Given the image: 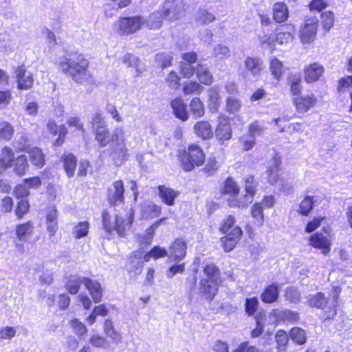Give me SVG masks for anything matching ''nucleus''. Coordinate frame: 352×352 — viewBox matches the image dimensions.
Listing matches in <instances>:
<instances>
[{
  "label": "nucleus",
  "instance_id": "29",
  "mask_svg": "<svg viewBox=\"0 0 352 352\" xmlns=\"http://www.w3.org/2000/svg\"><path fill=\"white\" fill-rule=\"evenodd\" d=\"M47 230L50 236H55L58 230L57 210L55 208H50L46 217Z\"/></svg>",
  "mask_w": 352,
  "mask_h": 352
},
{
  "label": "nucleus",
  "instance_id": "49",
  "mask_svg": "<svg viewBox=\"0 0 352 352\" xmlns=\"http://www.w3.org/2000/svg\"><path fill=\"white\" fill-rule=\"evenodd\" d=\"M314 200L311 196H306L300 203L298 212L302 215L307 216L313 209Z\"/></svg>",
  "mask_w": 352,
  "mask_h": 352
},
{
  "label": "nucleus",
  "instance_id": "44",
  "mask_svg": "<svg viewBox=\"0 0 352 352\" xmlns=\"http://www.w3.org/2000/svg\"><path fill=\"white\" fill-rule=\"evenodd\" d=\"M142 217L151 219L157 217L161 212L160 207L153 204H145L142 207Z\"/></svg>",
  "mask_w": 352,
  "mask_h": 352
},
{
  "label": "nucleus",
  "instance_id": "51",
  "mask_svg": "<svg viewBox=\"0 0 352 352\" xmlns=\"http://www.w3.org/2000/svg\"><path fill=\"white\" fill-rule=\"evenodd\" d=\"M263 207L261 204L256 203L254 204L252 208V216L255 219V223L257 226H261L263 223Z\"/></svg>",
  "mask_w": 352,
  "mask_h": 352
},
{
  "label": "nucleus",
  "instance_id": "63",
  "mask_svg": "<svg viewBox=\"0 0 352 352\" xmlns=\"http://www.w3.org/2000/svg\"><path fill=\"white\" fill-rule=\"evenodd\" d=\"M276 341L278 350L283 351L288 342V336L285 331L279 330L276 334Z\"/></svg>",
  "mask_w": 352,
  "mask_h": 352
},
{
  "label": "nucleus",
  "instance_id": "9",
  "mask_svg": "<svg viewBox=\"0 0 352 352\" xmlns=\"http://www.w3.org/2000/svg\"><path fill=\"white\" fill-rule=\"evenodd\" d=\"M145 20L142 16H132L120 18L118 21L120 33L122 34H131L138 31Z\"/></svg>",
  "mask_w": 352,
  "mask_h": 352
},
{
  "label": "nucleus",
  "instance_id": "42",
  "mask_svg": "<svg viewBox=\"0 0 352 352\" xmlns=\"http://www.w3.org/2000/svg\"><path fill=\"white\" fill-rule=\"evenodd\" d=\"M84 279H86V277H71L66 285L68 292L73 295L76 294L80 289V285L82 284L84 285Z\"/></svg>",
  "mask_w": 352,
  "mask_h": 352
},
{
  "label": "nucleus",
  "instance_id": "13",
  "mask_svg": "<svg viewBox=\"0 0 352 352\" xmlns=\"http://www.w3.org/2000/svg\"><path fill=\"white\" fill-rule=\"evenodd\" d=\"M295 28L292 24H284L276 29V41L280 45L292 42L294 38Z\"/></svg>",
  "mask_w": 352,
  "mask_h": 352
},
{
  "label": "nucleus",
  "instance_id": "39",
  "mask_svg": "<svg viewBox=\"0 0 352 352\" xmlns=\"http://www.w3.org/2000/svg\"><path fill=\"white\" fill-rule=\"evenodd\" d=\"M190 111L195 119L204 116V105L199 98H193L190 102Z\"/></svg>",
  "mask_w": 352,
  "mask_h": 352
},
{
  "label": "nucleus",
  "instance_id": "25",
  "mask_svg": "<svg viewBox=\"0 0 352 352\" xmlns=\"http://www.w3.org/2000/svg\"><path fill=\"white\" fill-rule=\"evenodd\" d=\"M200 292L208 299H212L218 291L217 282L201 279L199 284Z\"/></svg>",
  "mask_w": 352,
  "mask_h": 352
},
{
  "label": "nucleus",
  "instance_id": "16",
  "mask_svg": "<svg viewBox=\"0 0 352 352\" xmlns=\"http://www.w3.org/2000/svg\"><path fill=\"white\" fill-rule=\"evenodd\" d=\"M121 61L128 68L131 69L134 76L138 77L142 73L143 65L137 56L128 53L121 58Z\"/></svg>",
  "mask_w": 352,
  "mask_h": 352
},
{
  "label": "nucleus",
  "instance_id": "64",
  "mask_svg": "<svg viewBox=\"0 0 352 352\" xmlns=\"http://www.w3.org/2000/svg\"><path fill=\"white\" fill-rule=\"evenodd\" d=\"M322 19L323 28L329 31L333 25L334 19L331 12H325L321 15Z\"/></svg>",
  "mask_w": 352,
  "mask_h": 352
},
{
  "label": "nucleus",
  "instance_id": "19",
  "mask_svg": "<svg viewBox=\"0 0 352 352\" xmlns=\"http://www.w3.org/2000/svg\"><path fill=\"white\" fill-rule=\"evenodd\" d=\"M324 72V68L317 63L306 66L304 68V78L308 83L318 80Z\"/></svg>",
  "mask_w": 352,
  "mask_h": 352
},
{
  "label": "nucleus",
  "instance_id": "4",
  "mask_svg": "<svg viewBox=\"0 0 352 352\" xmlns=\"http://www.w3.org/2000/svg\"><path fill=\"white\" fill-rule=\"evenodd\" d=\"M113 138L117 140L116 147L111 153V157L113 164L117 166H121L128 160V149L125 144V133L122 128H117L114 131Z\"/></svg>",
  "mask_w": 352,
  "mask_h": 352
},
{
  "label": "nucleus",
  "instance_id": "21",
  "mask_svg": "<svg viewBox=\"0 0 352 352\" xmlns=\"http://www.w3.org/2000/svg\"><path fill=\"white\" fill-rule=\"evenodd\" d=\"M34 230V226L32 221L17 225L15 228L16 239L19 241L26 242L33 234Z\"/></svg>",
  "mask_w": 352,
  "mask_h": 352
},
{
  "label": "nucleus",
  "instance_id": "38",
  "mask_svg": "<svg viewBox=\"0 0 352 352\" xmlns=\"http://www.w3.org/2000/svg\"><path fill=\"white\" fill-rule=\"evenodd\" d=\"M62 161L67 175L69 177H73L76 168L77 160L76 157L72 153L65 154L62 157Z\"/></svg>",
  "mask_w": 352,
  "mask_h": 352
},
{
  "label": "nucleus",
  "instance_id": "60",
  "mask_svg": "<svg viewBox=\"0 0 352 352\" xmlns=\"http://www.w3.org/2000/svg\"><path fill=\"white\" fill-rule=\"evenodd\" d=\"M327 302L325 297L320 292L317 293L310 299V305L319 309H323Z\"/></svg>",
  "mask_w": 352,
  "mask_h": 352
},
{
  "label": "nucleus",
  "instance_id": "31",
  "mask_svg": "<svg viewBox=\"0 0 352 352\" xmlns=\"http://www.w3.org/2000/svg\"><path fill=\"white\" fill-rule=\"evenodd\" d=\"M47 128L48 131L54 135L58 133L59 137L55 142V144L57 146L60 145L63 142L67 133L66 127L64 125L58 126L54 120H50L47 124Z\"/></svg>",
  "mask_w": 352,
  "mask_h": 352
},
{
  "label": "nucleus",
  "instance_id": "5",
  "mask_svg": "<svg viewBox=\"0 0 352 352\" xmlns=\"http://www.w3.org/2000/svg\"><path fill=\"white\" fill-rule=\"evenodd\" d=\"M244 182L245 195L243 197L237 200H235L233 198L229 199L228 204L230 206L243 208L246 207L249 204L252 202L254 196L256 191L258 184L254 179V177L251 175H248L245 177Z\"/></svg>",
  "mask_w": 352,
  "mask_h": 352
},
{
  "label": "nucleus",
  "instance_id": "8",
  "mask_svg": "<svg viewBox=\"0 0 352 352\" xmlns=\"http://www.w3.org/2000/svg\"><path fill=\"white\" fill-rule=\"evenodd\" d=\"M213 133L220 144H224L226 142L229 141L232 136L230 120L226 116H219Z\"/></svg>",
  "mask_w": 352,
  "mask_h": 352
},
{
  "label": "nucleus",
  "instance_id": "40",
  "mask_svg": "<svg viewBox=\"0 0 352 352\" xmlns=\"http://www.w3.org/2000/svg\"><path fill=\"white\" fill-rule=\"evenodd\" d=\"M164 13L161 12H155L149 15L148 19L145 21L146 26L151 30L160 29L162 25V17Z\"/></svg>",
  "mask_w": 352,
  "mask_h": 352
},
{
  "label": "nucleus",
  "instance_id": "50",
  "mask_svg": "<svg viewBox=\"0 0 352 352\" xmlns=\"http://www.w3.org/2000/svg\"><path fill=\"white\" fill-rule=\"evenodd\" d=\"M290 91L294 95H298L301 91V76L300 74L291 75L289 78Z\"/></svg>",
  "mask_w": 352,
  "mask_h": 352
},
{
  "label": "nucleus",
  "instance_id": "24",
  "mask_svg": "<svg viewBox=\"0 0 352 352\" xmlns=\"http://www.w3.org/2000/svg\"><path fill=\"white\" fill-rule=\"evenodd\" d=\"M279 297V286L277 283H273L265 287L261 295V300L265 303H273Z\"/></svg>",
  "mask_w": 352,
  "mask_h": 352
},
{
  "label": "nucleus",
  "instance_id": "54",
  "mask_svg": "<svg viewBox=\"0 0 352 352\" xmlns=\"http://www.w3.org/2000/svg\"><path fill=\"white\" fill-rule=\"evenodd\" d=\"M167 255L168 252L164 248H161L159 246H155L148 253L144 255V259L145 261H148L151 258L157 259L166 256Z\"/></svg>",
  "mask_w": 352,
  "mask_h": 352
},
{
  "label": "nucleus",
  "instance_id": "52",
  "mask_svg": "<svg viewBox=\"0 0 352 352\" xmlns=\"http://www.w3.org/2000/svg\"><path fill=\"white\" fill-rule=\"evenodd\" d=\"M261 46L263 49H267L271 52L274 50L276 37L272 34H265L259 38Z\"/></svg>",
  "mask_w": 352,
  "mask_h": 352
},
{
  "label": "nucleus",
  "instance_id": "22",
  "mask_svg": "<svg viewBox=\"0 0 352 352\" xmlns=\"http://www.w3.org/2000/svg\"><path fill=\"white\" fill-rule=\"evenodd\" d=\"M14 160V153L13 150L8 146L3 147L0 153V173L12 167Z\"/></svg>",
  "mask_w": 352,
  "mask_h": 352
},
{
  "label": "nucleus",
  "instance_id": "41",
  "mask_svg": "<svg viewBox=\"0 0 352 352\" xmlns=\"http://www.w3.org/2000/svg\"><path fill=\"white\" fill-rule=\"evenodd\" d=\"M14 162V173L19 176L23 175L29 166L27 157L25 155H20Z\"/></svg>",
  "mask_w": 352,
  "mask_h": 352
},
{
  "label": "nucleus",
  "instance_id": "34",
  "mask_svg": "<svg viewBox=\"0 0 352 352\" xmlns=\"http://www.w3.org/2000/svg\"><path fill=\"white\" fill-rule=\"evenodd\" d=\"M216 19L215 16L204 8H199L195 14V20L197 25H205L209 24Z\"/></svg>",
  "mask_w": 352,
  "mask_h": 352
},
{
  "label": "nucleus",
  "instance_id": "55",
  "mask_svg": "<svg viewBox=\"0 0 352 352\" xmlns=\"http://www.w3.org/2000/svg\"><path fill=\"white\" fill-rule=\"evenodd\" d=\"M204 273L206 276V278H204V279L217 282L219 276V272L217 267L214 266V265H207L204 267Z\"/></svg>",
  "mask_w": 352,
  "mask_h": 352
},
{
  "label": "nucleus",
  "instance_id": "18",
  "mask_svg": "<svg viewBox=\"0 0 352 352\" xmlns=\"http://www.w3.org/2000/svg\"><path fill=\"white\" fill-rule=\"evenodd\" d=\"M84 285L89 291L94 302H100L102 300L103 291L100 283L97 280L86 277V279H84Z\"/></svg>",
  "mask_w": 352,
  "mask_h": 352
},
{
  "label": "nucleus",
  "instance_id": "46",
  "mask_svg": "<svg viewBox=\"0 0 352 352\" xmlns=\"http://www.w3.org/2000/svg\"><path fill=\"white\" fill-rule=\"evenodd\" d=\"M204 90V87L195 81H190L184 84L183 93L185 96L191 94H200Z\"/></svg>",
  "mask_w": 352,
  "mask_h": 352
},
{
  "label": "nucleus",
  "instance_id": "35",
  "mask_svg": "<svg viewBox=\"0 0 352 352\" xmlns=\"http://www.w3.org/2000/svg\"><path fill=\"white\" fill-rule=\"evenodd\" d=\"M270 316L276 318L277 320L294 322L298 319V313L288 309H273Z\"/></svg>",
  "mask_w": 352,
  "mask_h": 352
},
{
  "label": "nucleus",
  "instance_id": "62",
  "mask_svg": "<svg viewBox=\"0 0 352 352\" xmlns=\"http://www.w3.org/2000/svg\"><path fill=\"white\" fill-rule=\"evenodd\" d=\"M30 205L28 201L22 199L19 201L15 210V214L19 219H21L24 214L29 211Z\"/></svg>",
  "mask_w": 352,
  "mask_h": 352
},
{
  "label": "nucleus",
  "instance_id": "56",
  "mask_svg": "<svg viewBox=\"0 0 352 352\" xmlns=\"http://www.w3.org/2000/svg\"><path fill=\"white\" fill-rule=\"evenodd\" d=\"M287 300L292 303H297L300 300V294L294 287H288L285 292Z\"/></svg>",
  "mask_w": 352,
  "mask_h": 352
},
{
  "label": "nucleus",
  "instance_id": "30",
  "mask_svg": "<svg viewBox=\"0 0 352 352\" xmlns=\"http://www.w3.org/2000/svg\"><path fill=\"white\" fill-rule=\"evenodd\" d=\"M280 162L278 159H274L272 161L267 169V179L272 184H276L278 183L280 179Z\"/></svg>",
  "mask_w": 352,
  "mask_h": 352
},
{
  "label": "nucleus",
  "instance_id": "23",
  "mask_svg": "<svg viewBox=\"0 0 352 352\" xmlns=\"http://www.w3.org/2000/svg\"><path fill=\"white\" fill-rule=\"evenodd\" d=\"M171 108L174 115L182 121H186L189 118V114L186 110L185 104L182 98H176L170 102Z\"/></svg>",
  "mask_w": 352,
  "mask_h": 352
},
{
  "label": "nucleus",
  "instance_id": "32",
  "mask_svg": "<svg viewBox=\"0 0 352 352\" xmlns=\"http://www.w3.org/2000/svg\"><path fill=\"white\" fill-rule=\"evenodd\" d=\"M270 71L274 79L280 80L285 72V67L282 61L276 57H272L270 60Z\"/></svg>",
  "mask_w": 352,
  "mask_h": 352
},
{
  "label": "nucleus",
  "instance_id": "43",
  "mask_svg": "<svg viewBox=\"0 0 352 352\" xmlns=\"http://www.w3.org/2000/svg\"><path fill=\"white\" fill-rule=\"evenodd\" d=\"M14 130L11 124L7 121L0 122V140L8 141L13 136Z\"/></svg>",
  "mask_w": 352,
  "mask_h": 352
},
{
  "label": "nucleus",
  "instance_id": "28",
  "mask_svg": "<svg viewBox=\"0 0 352 352\" xmlns=\"http://www.w3.org/2000/svg\"><path fill=\"white\" fill-rule=\"evenodd\" d=\"M197 79L202 84L209 85L213 82V77L208 67L202 63H199L196 67L195 72Z\"/></svg>",
  "mask_w": 352,
  "mask_h": 352
},
{
  "label": "nucleus",
  "instance_id": "48",
  "mask_svg": "<svg viewBox=\"0 0 352 352\" xmlns=\"http://www.w3.org/2000/svg\"><path fill=\"white\" fill-rule=\"evenodd\" d=\"M212 55L219 60H223L230 56V50L225 45L217 44L213 48Z\"/></svg>",
  "mask_w": 352,
  "mask_h": 352
},
{
  "label": "nucleus",
  "instance_id": "1",
  "mask_svg": "<svg viewBox=\"0 0 352 352\" xmlns=\"http://www.w3.org/2000/svg\"><path fill=\"white\" fill-rule=\"evenodd\" d=\"M58 69L68 75L75 82L84 84L91 82L93 77L88 70L89 62L81 54L71 53L59 58Z\"/></svg>",
  "mask_w": 352,
  "mask_h": 352
},
{
  "label": "nucleus",
  "instance_id": "58",
  "mask_svg": "<svg viewBox=\"0 0 352 352\" xmlns=\"http://www.w3.org/2000/svg\"><path fill=\"white\" fill-rule=\"evenodd\" d=\"M89 224L87 221H82L76 226L74 234L76 239L86 236L88 234Z\"/></svg>",
  "mask_w": 352,
  "mask_h": 352
},
{
  "label": "nucleus",
  "instance_id": "17",
  "mask_svg": "<svg viewBox=\"0 0 352 352\" xmlns=\"http://www.w3.org/2000/svg\"><path fill=\"white\" fill-rule=\"evenodd\" d=\"M169 258L173 261H180L184 258L186 253V243L181 239H176L170 245Z\"/></svg>",
  "mask_w": 352,
  "mask_h": 352
},
{
  "label": "nucleus",
  "instance_id": "57",
  "mask_svg": "<svg viewBox=\"0 0 352 352\" xmlns=\"http://www.w3.org/2000/svg\"><path fill=\"white\" fill-rule=\"evenodd\" d=\"M74 332L78 336L86 335L87 329L86 326L78 319H72L69 322Z\"/></svg>",
  "mask_w": 352,
  "mask_h": 352
},
{
  "label": "nucleus",
  "instance_id": "26",
  "mask_svg": "<svg viewBox=\"0 0 352 352\" xmlns=\"http://www.w3.org/2000/svg\"><path fill=\"white\" fill-rule=\"evenodd\" d=\"M273 19L277 23L286 21L289 16L287 5L283 2H276L272 6Z\"/></svg>",
  "mask_w": 352,
  "mask_h": 352
},
{
  "label": "nucleus",
  "instance_id": "33",
  "mask_svg": "<svg viewBox=\"0 0 352 352\" xmlns=\"http://www.w3.org/2000/svg\"><path fill=\"white\" fill-rule=\"evenodd\" d=\"M159 195L164 203L168 206H173L179 192L164 186L158 187Z\"/></svg>",
  "mask_w": 352,
  "mask_h": 352
},
{
  "label": "nucleus",
  "instance_id": "59",
  "mask_svg": "<svg viewBox=\"0 0 352 352\" xmlns=\"http://www.w3.org/2000/svg\"><path fill=\"white\" fill-rule=\"evenodd\" d=\"M172 56L165 53H158L155 56V62L162 68H166L170 66Z\"/></svg>",
  "mask_w": 352,
  "mask_h": 352
},
{
  "label": "nucleus",
  "instance_id": "36",
  "mask_svg": "<svg viewBox=\"0 0 352 352\" xmlns=\"http://www.w3.org/2000/svg\"><path fill=\"white\" fill-rule=\"evenodd\" d=\"M95 135V139L98 144L104 147L107 146L111 142L110 133L107 127V125L93 130Z\"/></svg>",
  "mask_w": 352,
  "mask_h": 352
},
{
  "label": "nucleus",
  "instance_id": "2",
  "mask_svg": "<svg viewBox=\"0 0 352 352\" xmlns=\"http://www.w3.org/2000/svg\"><path fill=\"white\" fill-rule=\"evenodd\" d=\"M133 215L130 208L122 213H117L114 210L111 212L104 211L102 212V223L104 229L109 233L113 231L123 236L129 230L133 223Z\"/></svg>",
  "mask_w": 352,
  "mask_h": 352
},
{
  "label": "nucleus",
  "instance_id": "37",
  "mask_svg": "<svg viewBox=\"0 0 352 352\" xmlns=\"http://www.w3.org/2000/svg\"><path fill=\"white\" fill-rule=\"evenodd\" d=\"M31 163L38 168H42L45 165V156L42 151L33 147L26 151Z\"/></svg>",
  "mask_w": 352,
  "mask_h": 352
},
{
  "label": "nucleus",
  "instance_id": "45",
  "mask_svg": "<svg viewBox=\"0 0 352 352\" xmlns=\"http://www.w3.org/2000/svg\"><path fill=\"white\" fill-rule=\"evenodd\" d=\"M240 188L239 185L232 179L228 178L224 184L223 193L230 195L232 197L238 195Z\"/></svg>",
  "mask_w": 352,
  "mask_h": 352
},
{
  "label": "nucleus",
  "instance_id": "47",
  "mask_svg": "<svg viewBox=\"0 0 352 352\" xmlns=\"http://www.w3.org/2000/svg\"><path fill=\"white\" fill-rule=\"evenodd\" d=\"M104 331L113 342H119L121 340V336L118 333L110 320H106L104 323Z\"/></svg>",
  "mask_w": 352,
  "mask_h": 352
},
{
  "label": "nucleus",
  "instance_id": "15",
  "mask_svg": "<svg viewBox=\"0 0 352 352\" xmlns=\"http://www.w3.org/2000/svg\"><path fill=\"white\" fill-rule=\"evenodd\" d=\"M124 185L121 180H118L113 184L108 191V199L111 205H117L122 203L124 200Z\"/></svg>",
  "mask_w": 352,
  "mask_h": 352
},
{
  "label": "nucleus",
  "instance_id": "12",
  "mask_svg": "<svg viewBox=\"0 0 352 352\" xmlns=\"http://www.w3.org/2000/svg\"><path fill=\"white\" fill-rule=\"evenodd\" d=\"M294 104L298 113H304L314 107L318 100L314 94H307L294 99Z\"/></svg>",
  "mask_w": 352,
  "mask_h": 352
},
{
  "label": "nucleus",
  "instance_id": "14",
  "mask_svg": "<svg viewBox=\"0 0 352 352\" xmlns=\"http://www.w3.org/2000/svg\"><path fill=\"white\" fill-rule=\"evenodd\" d=\"M242 230L240 227H234L229 234H226L221 239V244L226 252H230L234 249L236 244L242 236Z\"/></svg>",
  "mask_w": 352,
  "mask_h": 352
},
{
  "label": "nucleus",
  "instance_id": "11",
  "mask_svg": "<svg viewBox=\"0 0 352 352\" xmlns=\"http://www.w3.org/2000/svg\"><path fill=\"white\" fill-rule=\"evenodd\" d=\"M318 20L316 17H311L305 21L300 30V37L303 43H311L316 38Z\"/></svg>",
  "mask_w": 352,
  "mask_h": 352
},
{
  "label": "nucleus",
  "instance_id": "27",
  "mask_svg": "<svg viewBox=\"0 0 352 352\" xmlns=\"http://www.w3.org/2000/svg\"><path fill=\"white\" fill-rule=\"evenodd\" d=\"M246 69L253 76H258L263 68V60L257 57H248L244 62Z\"/></svg>",
  "mask_w": 352,
  "mask_h": 352
},
{
  "label": "nucleus",
  "instance_id": "6",
  "mask_svg": "<svg viewBox=\"0 0 352 352\" xmlns=\"http://www.w3.org/2000/svg\"><path fill=\"white\" fill-rule=\"evenodd\" d=\"M324 232H316L309 237V245L320 250L324 255H328L331 250L332 236L329 229H324Z\"/></svg>",
  "mask_w": 352,
  "mask_h": 352
},
{
  "label": "nucleus",
  "instance_id": "10",
  "mask_svg": "<svg viewBox=\"0 0 352 352\" xmlns=\"http://www.w3.org/2000/svg\"><path fill=\"white\" fill-rule=\"evenodd\" d=\"M14 74L18 89L28 90L32 87L34 82L33 74L27 71L24 65L18 66L14 70Z\"/></svg>",
  "mask_w": 352,
  "mask_h": 352
},
{
  "label": "nucleus",
  "instance_id": "53",
  "mask_svg": "<svg viewBox=\"0 0 352 352\" xmlns=\"http://www.w3.org/2000/svg\"><path fill=\"white\" fill-rule=\"evenodd\" d=\"M290 338L294 342L299 344H302L306 341L305 331L298 327L292 329L290 331Z\"/></svg>",
  "mask_w": 352,
  "mask_h": 352
},
{
  "label": "nucleus",
  "instance_id": "7",
  "mask_svg": "<svg viewBox=\"0 0 352 352\" xmlns=\"http://www.w3.org/2000/svg\"><path fill=\"white\" fill-rule=\"evenodd\" d=\"M164 17L168 21H175L185 14L182 0H166L164 6Z\"/></svg>",
  "mask_w": 352,
  "mask_h": 352
},
{
  "label": "nucleus",
  "instance_id": "61",
  "mask_svg": "<svg viewBox=\"0 0 352 352\" xmlns=\"http://www.w3.org/2000/svg\"><path fill=\"white\" fill-rule=\"evenodd\" d=\"M258 306V300L257 298L253 297L251 298H247L245 304V312L248 315L252 316L257 311Z\"/></svg>",
  "mask_w": 352,
  "mask_h": 352
},
{
  "label": "nucleus",
  "instance_id": "3",
  "mask_svg": "<svg viewBox=\"0 0 352 352\" xmlns=\"http://www.w3.org/2000/svg\"><path fill=\"white\" fill-rule=\"evenodd\" d=\"M205 161L203 149L197 144H192L181 155L182 167L186 171L192 170L195 166H201Z\"/></svg>",
  "mask_w": 352,
  "mask_h": 352
},
{
  "label": "nucleus",
  "instance_id": "20",
  "mask_svg": "<svg viewBox=\"0 0 352 352\" xmlns=\"http://www.w3.org/2000/svg\"><path fill=\"white\" fill-rule=\"evenodd\" d=\"M193 130L197 137L204 140H209L214 135L212 126L207 121L197 122L193 126Z\"/></svg>",
  "mask_w": 352,
  "mask_h": 352
}]
</instances>
